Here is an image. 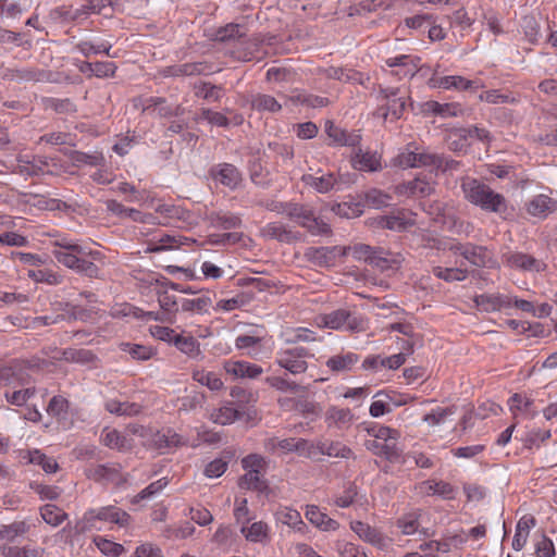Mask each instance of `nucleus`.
Masks as SVG:
<instances>
[{
  "label": "nucleus",
  "mask_w": 557,
  "mask_h": 557,
  "mask_svg": "<svg viewBox=\"0 0 557 557\" xmlns=\"http://www.w3.org/2000/svg\"><path fill=\"white\" fill-rule=\"evenodd\" d=\"M461 188L466 199L472 205L480 207L483 211L493 212L506 219L508 202L502 194L494 191L488 185L474 178L465 180Z\"/></svg>",
  "instance_id": "f257e3e1"
},
{
  "label": "nucleus",
  "mask_w": 557,
  "mask_h": 557,
  "mask_svg": "<svg viewBox=\"0 0 557 557\" xmlns=\"http://www.w3.org/2000/svg\"><path fill=\"white\" fill-rule=\"evenodd\" d=\"M313 354L302 346L281 347L275 351L274 362L292 375H300L307 372L308 359Z\"/></svg>",
  "instance_id": "f03ea898"
},
{
  "label": "nucleus",
  "mask_w": 557,
  "mask_h": 557,
  "mask_svg": "<svg viewBox=\"0 0 557 557\" xmlns=\"http://www.w3.org/2000/svg\"><path fill=\"white\" fill-rule=\"evenodd\" d=\"M315 324L319 327L342 330L345 329L351 333L366 331L367 323L360 315L351 313L349 310L339 308L330 313L315 317Z\"/></svg>",
  "instance_id": "7ed1b4c3"
},
{
  "label": "nucleus",
  "mask_w": 557,
  "mask_h": 557,
  "mask_svg": "<svg viewBox=\"0 0 557 557\" xmlns=\"http://www.w3.org/2000/svg\"><path fill=\"white\" fill-rule=\"evenodd\" d=\"M132 520L129 513L115 506H106L98 509H89L78 522L77 528L82 532L97 529V521L115 523L121 528L127 527Z\"/></svg>",
  "instance_id": "20e7f679"
},
{
  "label": "nucleus",
  "mask_w": 557,
  "mask_h": 557,
  "mask_svg": "<svg viewBox=\"0 0 557 557\" xmlns=\"http://www.w3.org/2000/svg\"><path fill=\"white\" fill-rule=\"evenodd\" d=\"M287 218L306 228L313 236H327L332 234L331 226L315 215L314 211L307 205L295 202L287 207Z\"/></svg>",
  "instance_id": "39448f33"
},
{
  "label": "nucleus",
  "mask_w": 557,
  "mask_h": 557,
  "mask_svg": "<svg viewBox=\"0 0 557 557\" xmlns=\"http://www.w3.org/2000/svg\"><path fill=\"white\" fill-rule=\"evenodd\" d=\"M444 158L429 151H414L411 145H408L397 158L396 163L403 169L428 168L431 171L443 168Z\"/></svg>",
  "instance_id": "423d86ee"
},
{
  "label": "nucleus",
  "mask_w": 557,
  "mask_h": 557,
  "mask_svg": "<svg viewBox=\"0 0 557 557\" xmlns=\"http://www.w3.org/2000/svg\"><path fill=\"white\" fill-rule=\"evenodd\" d=\"M373 225L394 232H403L416 224V213L407 209H396L391 214L377 215Z\"/></svg>",
  "instance_id": "0eeeda50"
},
{
  "label": "nucleus",
  "mask_w": 557,
  "mask_h": 557,
  "mask_svg": "<svg viewBox=\"0 0 557 557\" xmlns=\"http://www.w3.org/2000/svg\"><path fill=\"white\" fill-rule=\"evenodd\" d=\"M379 92L381 99L386 102L379 109L382 116L387 119L391 115L394 120L400 119L406 110L408 97L401 96L399 88L394 87H380Z\"/></svg>",
  "instance_id": "6e6552de"
},
{
  "label": "nucleus",
  "mask_w": 557,
  "mask_h": 557,
  "mask_svg": "<svg viewBox=\"0 0 557 557\" xmlns=\"http://www.w3.org/2000/svg\"><path fill=\"white\" fill-rule=\"evenodd\" d=\"M186 444L187 442L184 441L178 433L170 428L156 432L150 431L148 438L144 442V445L148 448L159 451Z\"/></svg>",
  "instance_id": "1a4fd4ad"
},
{
  "label": "nucleus",
  "mask_w": 557,
  "mask_h": 557,
  "mask_svg": "<svg viewBox=\"0 0 557 557\" xmlns=\"http://www.w3.org/2000/svg\"><path fill=\"white\" fill-rule=\"evenodd\" d=\"M346 255V248L333 247H309L305 251V257L318 267H332L336 258Z\"/></svg>",
  "instance_id": "9d476101"
},
{
  "label": "nucleus",
  "mask_w": 557,
  "mask_h": 557,
  "mask_svg": "<svg viewBox=\"0 0 557 557\" xmlns=\"http://www.w3.org/2000/svg\"><path fill=\"white\" fill-rule=\"evenodd\" d=\"M350 529L358 535L360 540L367 542L379 549H386L391 540L385 536L380 530L371 527L362 521L350 522Z\"/></svg>",
  "instance_id": "9b49d317"
},
{
  "label": "nucleus",
  "mask_w": 557,
  "mask_h": 557,
  "mask_svg": "<svg viewBox=\"0 0 557 557\" xmlns=\"http://www.w3.org/2000/svg\"><path fill=\"white\" fill-rule=\"evenodd\" d=\"M310 458H314L318 455H326L329 457L349 459L355 458L354 451L347 445L339 441H318L312 442V448H310Z\"/></svg>",
  "instance_id": "f8f14e48"
},
{
  "label": "nucleus",
  "mask_w": 557,
  "mask_h": 557,
  "mask_svg": "<svg viewBox=\"0 0 557 557\" xmlns=\"http://www.w3.org/2000/svg\"><path fill=\"white\" fill-rule=\"evenodd\" d=\"M212 72V65H210L207 62H188L183 64L165 66L160 71V74L163 77H184L207 75Z\"/></svg>",
  "instance_id": "ddd939ff"
},
{
  "label": "nucleus",
  "mask_w": 557,
  "mask_h": 557,
  "mask_svg": "<svg viewBox=\"0 0 557 557\" xmlns=\"http://www.w3.org/2000/svg\"><path fill=\"white\" fill-rule=\"evenodd\" d=\"M473 301L484 312H495L512 308V296L500 293L476 295Z\"/></svg>",
  "instance_id": "4468645a"
},
{
  "label": "nucleus",
  "mask_w": 557,
  "mask_h": 557,
  "mask_svg": "<svg viewBox=\"0 0 557 557\" xmlns=\"http://www.w3.org/2000/svg\"><path fill=\"white\" fill-rule=\"evenodd\" d=\"M364 446L369 451L385 458L389 462H399L403 458V449L394 441L367 440Z\"/></svg>",
  "instance_id": "2eb2a0df"
},
{
  "label": "nucleus",
  "mask_w": 557,
  "mask_h": 557,
  "mask_svg": "<svg viewBox=\"0 0 557 557\" xmlns=\"http://www.w3.org/2000/svg\"><path fill=\"white\" fill-rule=\"evenodd\" d=\"M504 262L509 268L522 271L542 272L546 268V264L542 260L523 252L507 253L504 256Z\"/></svg>",
  "instance_id": "dca6fc26"
},
{
  "label": "nucleus",
  "mask_w": 557,
  "mask_h": 557,
  "mask_svg": "<svg viewBox=\"0 0 557 557\" xmlns=\"http://www.w3.org/2000/svg\"><path fill=\"white\" fill-rule=\"evenodd\" d=\"M525 210L530 215L543 220L557 210V200L540 194L525 203Z\"/></svg>",
  "instance_id": "f3484780"
},
{
  "label": "nucleus",
  "mask_w": 557,
  "mask_h": 557,
  "mask_svg": "<svg viewBox=\"0 0 557 557\" xmlns=\"http://www.w3.org/2000/svg\"><path fill=\"white\" fill-rule=\"evenodd\" d=\"M225 372L236 379H257L263 373V369L248 361L227 360L223 363Z\"/></svg>",
  "instance_id": "a211bd4d"
},
{
  "label": "nucleus",
  "mask_w": 557,
  "mask_h": 557,
  "mask_svg": "<svg viewBox=\"0 0 557 557\" xmlns=\"http://www.w3.org/2000/svg\"><path fill=\"white\" fill-rule=\"evenodd\" d=\"M238 350H246V355L252 359H260L264 351V338L257 335H239L235 339Z\"/></svg>",
  "instance_id": "6ab92c4d"
},
{
  "label": "nucleus",
  "mask_w": 557,
  "mask_h": 557,
  "mask_svg": "<svg viewBox=\"0 0 557 557\" xmlns=\"http://www.w3.org/2000/svg\"><path fill=\"white\" fill-rule=\"evenodd\" d=\"M421 495H438L446 499L455 497V488L450 483L444 481L426 480L419 483L416 487Z\"/></svg>",
  "instance_id": "aec40b11"
},
{
  "label": "nucleus",
  "mask_w": 557,
  "mask_h": 557,
  "mask_svg": "<svg viewBox=\"0 0 557 557\" xmlns=\"http://www.w3.org/2000/svg\"><path fill=\"white\" fill-rule=\"evenodd\" d=\"M277 446L278 453L281 455L296 453L301 457L310 458V448H312V442L301 437H287L280 438Z\"/></svg>",
  "instance_id": "412c9836"
},
{
  "label": "nucleus",
  "mask_w": 557,
  "mask_h": 557,
  "mask_svg": "<svg viewBox=\"0 0 557 557\" xmlns=\"http://www.w3.org/2000/svg\"><path fill=\"white\" fill-rule=\"evenodd\" d=\"M305 517L314 527L321 531H336L339 528V523L330 518L325 512H322L315 505H307Z\"/></svg>",
  "instance_id": "4be33fe9"
},
{
  "label": "nucleus",
  "mask_w": 557,
  "mask_h": 557,
  "mask_svg": "<svg viewBox=\"0 0 557 557\" xmlns=\"http://www.w3.org/2000/svg\"><path fill=\"white\" fill-rule=\"evenodd\" d=\"M354 421V414L348 408L331 406L325 412V423L329 428L348 429Z\"/></svg>",
  "instance_id": "5701e85b"
},
{
  "label": "nucleus",
  "mask_w": 557,
  "mask_h": 557,
  "mask_svg": "<svg viewBox=\"0 0 557 557\" xmlns=\"http://www.w3.org/2000/svg\"><path fill=\"white\" fill-rule=\"evenodd\" d=\"M212 176L215 181L232 189L236 188L242 182V174L238 169L230 163L219 164L212 170Z\"/></svg>",
  "instance_id": "b1692460"
},
{
  "label": "nucleus",
  "mask_w": 557,
  "mask_h": 557,
  "mask_svg": "<svg viewBox=\"0 0 557 557\" xmlns=\"http://www.w3.org/2000/svg\"><path fill=\"white\" fill-rule=\"evenodd\" d=\"M325 133L332 139V144L336 146L355 147L360 143L358 134L347 133L345 129L335 125L332 121H326Z\"/></svg>",
  "instance_id": "393cba45"
},
{
  "label": "nucleus",
  "mask_w": 557,
  "mask_h": 557,
  "mask_svg": "<svg viewBox=\"0 0 557 557\" xmlns=\"http://www.w3.org/2000/svg\"><path fill=\"white\" fill-rule=\"evenodd\" d=\"M463 259L478 268L493 267L495 263L492 252L486 247L471 243L463 251Z\"/></svg>",
  "instance_id": "a878e982"
},
{
  "label": "nucleus",
  "mask_w": 557,
  "mask_h": 557,
  "mask_svg": "<svg viewBox=\"0 0 557 557\" xmlns=\"http://www.w3.org/2000/svg\"><path fill=\"white\" fill-rule=\"evenodd\" d=\"M419 58L407 54H399L386 59L385 63L389 67H399V71L393 72L397 76H414L418 71Z\"/></svg>",
  "instance_id": "bb28decb"
},
{
  "label": "nucleus",
  "mask_w": 557,
  "mask_h": 557,
  "mask_svg": "<svg viewBox=\"0 0 557 557\" xmlns=\"http://www.w3.org/2000/svg\"><path fill=\"white\" fill-rule=\"evenodd\" d=\"M432 82L434 87L443 89L475 90L480 87L476 81L467 79L459 75L433 78Z\"/></svg>",
  "instance_id": "cd10ccee"
},
{
  "label": "nucleus",
  "mask_w": 557,
  "mask_h": 557,
  "mask_svg": "<svg viewBox=\"0 0 557 557\" xmlns=\"http://www.w3.org/2000/svg\"><path fill=\"white\" fill-rule=\"evenodd\" d=\"M508 406L515 417L521 414L533 419L537 414V411L534 409V400L519 393L513 394L509 398Z\"/></svg>",
  "instance_id": "c85d7f7f"
},
{
  "label": "nucleus",
  "mask_w": 557,
  "mask_h": 557,
  "mask_svg": "<svg viewBox=\"0 0 557 557\" xmlns=\"http://www.w3.org/2000/svg\"><path fill=\"white\" fill-rule=\"evenodd\" d=\"M319 73L329 79L363 84V74L351 69L330 66L319 70Z\"/></svg>",
  "instance_id": "c756f323"
},
{
  "label": "nucleus",
  "mask_w": 557,
  "mask_h": 557,
  "mask_svg": "<svg viewBox=\"0 0 557 557\" xmlns=\"http://www.w3.org/2000/svg\"><path fill=\"white\" fill-rule=\"evenodd\" d=\"M206 220L211 226L221 230L237 228L242 225V219L238 215L224 211H211L207 213Z\"/></svg>",
  "instance_id": "7c9ffc66"
},
{
  "label": "nucleus",
  "mask_w": 557,
  "mask_h": 557,
  "mask_svg": "<svg viewBox=\"0 0 557 557\" xmlns=\"http://www.w3.org/2000/svg\"><path fill=\"white\" fill-rule=\"evenodd\" d=\"M240 533L251 543H267L270 541V527L263 521L253 522L251 525H243Z\"/></svg>",
  "instance_id": "2f4dec72"
},
{
  "label": "nucleus",
  "mask_w": 557,
  "mask_h": 557,
  "mask_svg": "<svg viewBox=\"0 0 557 557\" xmlns=\"http://www.w3.org/2000/svg\"><path fill=\"white\" fill-rule=\"evenodd\" d=\"M121 466L117 463L97 465L87 470V476L97 482L115 481L119 479Z\"/></svg>",
  "instance_id": "473e14b6"
},
{
  "label": "nucleus",
  "mask_w": 557,
  "mask_h": 557,
  "mask_svg": "<svg viewBox=\"0 0 557 557\" xmlns=\"http://www.w3.org/2000/svg\"><path fill=\"white\" fill-rule=\"evenodd\" d=\"M101 441L111 449L129 450L133 447L132 440L115 429H104L101 434Z\"/></svg>",
  "instance_id": "72a5a7b5"
},
{
  "label": "nucleus",
  "mask_w": 557,
  "mask_h": 557,
  "mask_svg": "<svg viewBox=\"0 0 557 557\" xmlns=\"http://www.w3.org/2000/svg\"><path fill=\"white\" fill-rule=\"evenodd\" d=\"M263 234L269 238L284 243H290L299 238L298 233L293 232L282 222L268 223L263 228Z\"/></svg>",
  "instance_id": "f704fd0d"
},
{
  "label": "nucleus",
  "mask_w": 557,
  "mask_h": 557,
  "mask_svg": "<svg viewBox=\"0 0 557 557\" xmlns=\"http://www.w3.org/2000/svg\"><path fill=\"white\" fill-rule=\"evenodd\" d=\"M358 361L357 354L347 351L329 358L325 364L333 372H345L350 371Z\"/></svg>",
  "instance_id": "c9c22d12"
},
{
  "label": "nucleus",
  "mask_w": 557,
  "mask_h": 557,
  "mask_svg": "<svg viewBox=\"0 0 557 557\" xmlns=\"http://www.w3.org/2000/svg\"><path fill=\"white\" fill-rule=\"evenodd\" d=\"M104 409L112 414L134 417L141 412L143 407L137 403L107 399L104 401Z\"/></svg>",
  "instance_id": "e433bc0d"
},
{
  "label": "nucleus",
  "mask_w": 557,
  "mask_h": 557,
  "mask_svg": "<svg viewBox=\"0 0 557 557\" xmlns=\"http://www.w3.org/2000/svg\"><path fill=\"white\" fill-rule=\"evenodd\" d=\"M276 518L283 524H286L293 528L295 531L305 534L307 531V525L302 521L299 511L293 509L290 507H283L276 511Z\"/></svg>",
  "instance_id": "4c0bfd02"
},
{
  "label": "nucleus",
  "mask_w": 557,
  "mask_h": 557,
  "mask_svg": "<svg viewBox=\"0 0 557 557\" xmlns=\"http://www.w3.org/2000/svg\"><path fill=\"white\" fill-rule=\"evenodd\" d=\"M352 164L361 171H377L382 168L381 157L376 152H362L361 149L352 158Z\"/></svg>",
  "instance_id": "58836bf2"
},
{
  "label": "nucleus",
  "mask_w": 557,
  "mask_h": 557,
  "mask_svg": "<svg viewBox=\"0 0 557 557\" xmlns=\"http://www.w3.org/2000/svg\"><path fill=\"white\" fill-rule=\"evenodd\" d=\"M309 184L314 187L319 193H327L332 189H341L342 185L344 184L343 177H335L334 174L329 173L326 175H322L320 177L315 176H309L308 177ZM348 183V181H345V184Z\"/></svg>",
  "instance_id": "ea45409f"
},
{
  "label": "nucleus",
  "mask_w": 557,
  "mask_h": 557,
  "mask_svg": "<svg viewBox=\"0 0 557 557\" xmlns=\"http://www.w3.org/2000/svg\"><path fill=\"white\" fill-rule=\"evenodd\" d=\"M74 166H82L84 164L89 166H100L104 163V157L101 152L86 153L78 150H71L66 152Z\"/></svg>",
  "instance_id": "a19ab883"
},
{
  "label": "nucleus",
  "mask_w": 557,
  "mask_h": 557,
  "mask_svg": "<svg viewBox=\"0 0 557 557\" xmlns=\"http://www.w3.org/2000/svg\"><path fill=\"white\" fill-rule=\"evenodd\" d=\"M432 273L435 277L447 283L462 282L468 277V270L461 267L435 265L432 268Z\"/></svg>",
  "instance_id": "79ce46f5"
},
{
  "label": "nucleus",
  "mask_w": 557,
  "mask_h": 557,
  "mask_svg": "<svg viewBox=\"0 0 557 557\" xmlns=\"http://www.w3.org/2000/svg\"><path fill=\"white\" fill-rule=\"evenodd\" d=\"M181 310L183 312L206 313L212 305V300L207 295L196 298H180Z\"/></svg>",
  "instance_id": "37998d69"
},
{
  "label": "nucleus",
  "mask_w": 557,
  "mask_h": 557,
  "mask_svg": "<svg viewBox=\"0 0 557 557\" xmlns=\"http://www.w3.org/2000/svg\"><path fill=\"white\" fill-rule=\"evenodd\" d=\"M174 346L193 359H198L202 355L199 342L191 335L178 334Z\"/></svg>",
  "instance_id": "c03bdc74"
},
{
  "label": "nucleus",
  "mask_w": 557,
  "mask_h": 557,
  "mask_svg": "<svg viewBox=\"0 0 557 557\" xmlns=\"http://www.w3.org/2000/svg\"><path fill=\"white\" fill-rule=\"evenodd\" d=\"M182 245V237L163 234L159 237H153L147 245V252H159L169 249L178 248Z\"/></svg>",
  "instance_id": "a18cd8bd"
},
{
  "label": "nucleus",
  "mask_w": 557,
  "mask_h": 557,
  "mask_svg": "<svg viewBox=\"0 0 557 557\" xmlns=\"http://www.w3.org/2000/svg\"><path fill=\"white\" fill-rule=\"evenodd\" d=\"M15 382L25 384L26 380L23 375V367L18 361L12 362L10 366L0 368V383L10 385Z\"/></svg>",
  "instance_id": "49530a36"
},
{
  "label": "nucleus",
  "mask_w": 557,
  "mask_h": 557,
  "mask_svg": "<svg viewBox=\"0 0 557 557\" xmlns=\"http://www.w3.org/2000/svg\"><path fill=\"white\" fill-rule=\"evenodd\" d=\"M48 160L45 157H34L32 160L18 159L17 168L21 174L34 176L45 172Z\"/></svg>",
  "instance_id": "de8ad7c7"
},
{
  "label": "nucleus",
  "mask_w": 557,
  "mask_h": 557,
  "mask_svg": "<svg viewBox=\"0 0 557 557\" xmlns=\"http://www.w3.org/2000/svg\"><path fill=\"white\" fill-rule=\"evenodd\" d=\"M246 28L240 24H227L223 27H220L214 34V40L218 41H231L235 39H240L246 36Z\"/></svg>",
  "instance_id": "09e8293b"
},
{
  "label": "nucleus",
  "mask_w": 557,
  "mask_h": 557,
  "mask_svg": "<svg viewBox=\"0 0 557 557\" xmlns=\"http://www.w3.org/2000/svg\"><path fill=\"white\" fill-rule=\"evenodd\" d=\"M111 48L112 45L108 41L92 44L90 41L83 40L75 45V49L86 58H89L91 54L98 53H106L108 57L114 58L115 55L110 53Z\"/></svg>",
  "instance_id": "8fccbe9b"
},
{
  "label": "nucleus",
  "mask_w": 557,
  "mask_h": 557,
  "mask_svg": "<svg viewBox=\"0 0 557 557\" xmlns=\"http://www.w3.org/2000/svg\"><path fill=\"white\" fill-rule=\"evenodd\" d=\"M193 379L199 384L208 387L210 391H220L224 387L221 377L211 371L197 370L193 373Z\"/></svg>",
  "instance_id": "3c124183"
},
{
  "label": "nucleus",
  "mask_w": 557,
  "mask_h": 557,
  "mask_svg": "<svg viewBox=\"0 0 557 557\" xmlns=\"http://www.w3.org/2000/svg\"><path fill=\"white\" fill-rule=\"evenodd\" d=\"M40 516L44 521L52 527L60 525L66 518L67 513L55 505L47 504L40 508Z\"/></svg>",
  "instance_id": "603ef678"
},
{
  "label": "nucleus",
  "mask_w": 557,
  "mask_h": 557,
  "mask_svg": "<svg viewBox=\"0 0 557 557\" xmlns=\"http://www.w3.org/2000/svg\"><path fill=\"white\" fill-rule=\"evenodd\" d=\"M158 302L163 310L162 315L166 314L174 319L175 314L180 311V298L169 294L166 290L158 293Z\"/></svg>",
  "instance_id": "864d4df0"
},
{
  "label": "nucleus",
  "mask_w": 557,
  "mask_h": 557,
  "mask_svg": "<svg viewBox=\"0 0 557 557\" xmlns=\"http://www.w3.org/2000/svg\"><path fill=\"white\" fill-rule=\"evenodd\" d=\"M28 531L29 525L25 521H14L0 528V540L13 542L17 536H22Z\"/></svg>",
  "instance_id": "5fc2aeb1"
},
{
  "label": "nucleus",
  "mask_w": 557,
  "mask_h": 557,
  "mask_svg": "<svg viewBox=\"0 0 557 557\" xmlns=\"http://www.w3.org/2000/svg\"><path fill=\"white\" fill-rule=\"evenodd\" d=\"M27 276L37 283H47L49 285H60L63 276L49 269L29 270Z\"/></svg>",
  "instance_id": "6e6d98bb"
},
{
  "label": "nucleus",
  "mask_w": 557,
  "mask_h": 557,
  "mask_svg": "<svg viewBox=\"0 0 557 557\" xmlns=\"http://www.w3.org/2000/svg\"><path fill=\"white\" fill-rule=\"evenodd\" d=\"M28 455L29 462L40 466L46 473H54L58 471V462L53 458L42 454L40 450H32L28 453Z\"/></svg>",
  "instance_id": "4d7b16f0"
},
{
  "label": "nucleus",
  "mask_w": 557,
  "mask_h": 557,
  "mask_svg": "<svg viewBox=\"0 0 557 557\" xmlns=\"http://www.w3.org/2000/svg\"><path fill=\"white\" fill-rule=\"evenodd\" d=\"M47 412L58 420L66 419L69 412V401L62 396H53L47 407Z\"/></svg>",
  "instance_id": "13d9d810"
},
{
  "label": "nucleus",
  "mask_w": 557,
  "mask_h": 557,
  "mask_svg": "<svg viewBox=\"0 0 557 557\" xmlns=\"http://www.w3.org/2000/svg\"><path fill=\"white\" fill-rule=\"evenodd\" d=\"M262 476L263 473L246 471L239 480V486L247 490L263 491L267 487V484Z\"/></svg>",
  "instance_id": "bf43d9fd"
},
{
  "label": "nucleus",
  "mask_w": 557,
  "mask_h": 557,
  "mask_svg": "<svg viewBox=\"0 0 557 557\" xmlns=\"http://www.w3.org/2000/svg\"><path fill=\"white\" fill-rule=\"evenodd\" d=\"M210 418L214 423L226 425L237 420L239 412L233 407L225 406L214 410Z\"/></svg>",
  "instance_id": "052dcab7"
},
{
  "label": "nucleus",
  "mask_w": 557,
  "mask_h": 557,
  "mask_svg": "<svg viewBox=\"0 0 557 557\" xmlns=\"http://www.w3.org/2000/svg\"><path fill=\"white\" fill-rule=\"evenodd\" d=\"M252 107L256 108L259 111H269V112H278L282 109L281 103L270 95H257L252 99Z\"/></svg>",
  "instance_id": "680f3d73"
},
{
  "label": "nucleus",
  "mask_w": 557,
  "mask_h": 557,
  "mask_svg": "<svg viewBox=\"0 0 557 557\" xmlns=\"http://www.w3.org/2000/svg\"><path fill=\"white\" fill-rule=\"evenodd\" d=\"M169 481L166 478H161L152 483H150L147 487L141 490L136 496L133 498V503L137 504L143 499H149L154 497L158 493H160Z\"/></svg>",
  "instance_id": "e2e57ef3"
},
{
  "label": "nucleus",
  "mask_w": 557,
  "mask_h": 557,
  "mask_svg": "<svg viewBox=\"0 0 557 557\" xmlns=\"http://www.w3.org/2000/svg\"><path fill=\"white\" fill-rule=\"evenodd\" d=\"M391 200L392 197L388 194L376 188H372L364 194L366 203L376 209L386 207Z\"/></svg>",
  "instance_id": "0e129e2a"
},
{
  "label": "nucleus",
  "mask_w": 557,
  "mask_h": 557,
  "mask_svg": "<svg viewBox=\"0 0 557 557\" xmlns=\"http://www.w3.org/2000/svg\"><path fill=\"white\" fill-rule=\"evenodd\" d=\"M195 95L208 101H219L222 97V88L210 83H201L195 87Z\"/></svg>",
  "instance_id": "69168bd1"
},
{
  "label": "nucleus",
  "mask_w": 557,
  "mask_h": 557,
  "mask_svg": "<svg viewBox=\"0 0 557 557\" xmlns=\"http://www.w3.org/2000/svg\"><path fill=\"white\" fill-rule=\"evenodd\" d=\"M0 553L4 557H39V549L35 547L2 546Z\"/></svg>",
  "instance_id": "338daca9"
},
{
  "label": "nucleus",
  "mask_w": 557,
  "mask_h": 557,
  "mask_svg": "<svg viewBox=\"0 0 557 557\" xmlns=\"http://www.w3.org/2000/svg\"><path fill=\"white\" fill-rule=\"evenodd\" d=\"M336 548L341 557H368L366 550L362 547L349 542H337Z\"/></svg>",
  "instance_id": "774afa93"
}]
</instances>
